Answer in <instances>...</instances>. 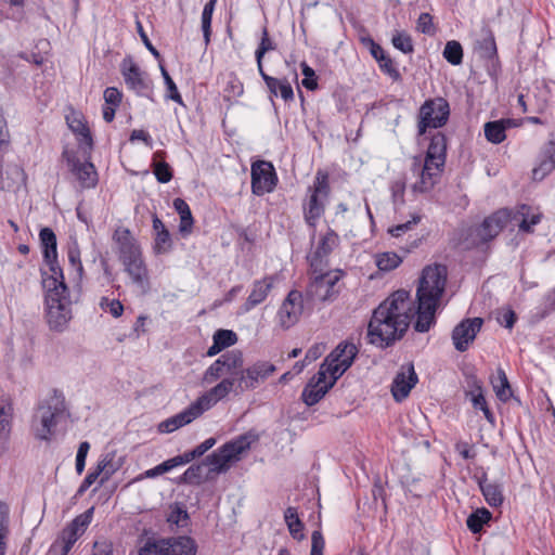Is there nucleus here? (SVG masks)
I'll list each match as a JSON object with an SVG mask.
<instances>
[{
  "label": "nucleus",
  "instance_id": "7c9ffc66",
  "mask_svg": "<svg viewBox=\"0 0 555 555\" xmlns=\"http://www.w3.org/2000/svg\"><path fill=\"white\" fill-rule=\"evenodd\" d=\"M512 125V119H500L495 121H489L485 125V135L489 142L499 144L505 140V131Z\"/></svg>",
  "mask_w": 555,
  "mask_h": 555
},
{
  "label": "nucleus",
  "instance_id": "a878e982",
  "mask_svg": "<svg viewBox=\"0 0 555 555\" xmlns=\"http://www.w3.org/2000/svg\"><path fill=\"white\" fill-rule=\"evenodd\" d=\"M447 154V139L441 132L433 135L424 158L425 162L433 163L440 168H444Z\"/></svg>",
  "mask_w": 555,
  "mask_h": 555
},
{
  "label": "nucleus",
  "instance_id": "0e129e2a",
  "mask_svg": "<svg viewBox=\"0 0 555 555\" xmlns=\"http://www.w3.org/2000/svg\"><path fill=\"white\" fill-rule=\"evenodd\" d=\"M325 541L320 530H314L311 534V551L310 554H323Z\"/></svg>",
  "mask_w": 555,
  "mask_h": 555
},
{
  "label": "nucleus",
  "instance_id": "20e7f679",
  "mask_svg": "<svg viewBox=\"0 0 555 555\" xmlns=\"http://www.w3.org/2000/svg\"><path fill=\"white\" fill-rule=\"evenodd\" d=\"M254 441H256L255 435H241L209 454L205 459L203 465H208L211 473H225L234 463L242 459V456L250 449Z\"/></svg>",
  "mask_w": 555,
  "mask_h": 555
},
{
  "label": "nucleus",
  "instance_id": "39448f33",
  "mask_svg": "<svg viewBox=\"0 0 555 555\" xmlns=\"http://www.w3.org/2000/svg\"><path fill=\"white\" fill-rule=\"evenodd\" d=\"M196 543L190 537L147 540L139 555H196Z\"/></svg>",
  "mask_w": 555,
  "mask_h": 555
},
{
  "label": "nucleus",
  "instance_id": "e433bc0d",
  "mask_svg": "<svg viewBox=\"0 0 555 555\" xmlns=\"http://www.w3.org/2000/svg\"><path fill=\"white\" fill-rule=\"evenodd\" d=\"M40 242L43 247L44 261H50L57 257L56 253V236L50 228L41 229L39 233Z\"/></svg>",
  "mask_w": 555,
  "mask_h": 555
},
{
  "label": "nucleus",
  "instance_id": "9b49d317",
  "mask_svg": "<svg viewBox=\"0 0 555 555\" xmlns=\"http://www.w3.org/2000/svg\"><path fill=\"white\" fill-rule=\"evenodd\" d=\"M358 348L352 343H340L324 360L320 367L337 380L353 363Z\"/></svg>",
  "mask_w": 555,
  "mask_h": 555
},
{
  "label": "nucleus",
  "instance_id": "423d86ee",
  "mask_svg": "<svg viewBox=\"0 0 555 555\" xmlns=\"http://www.w3.org/2000/svg\"><path fill=\"white\" fill-rule=\"evenodd\" d=\"M309 198L304 204V215L306 222L314 228L318 220L324 214L325 202L330 192L327 175L319 171L313 185L309 188Z\"/></svg>",
  "mask_w": 555,
  "mask_h": 555
},
{
  "label": "nucleus",
  "instance_id": "1a4fd4ad",
  "mask_svg": "<svg viewBox=\"0 0 555 555\" xmlns=\"http://www.w3.org/2000/svg\"><path fill=\"white\" fill-rule=\"evenodd\" d=\"M450 115V106L443 98L426 100L420 108L418 114V134L426 133L427 128L443 127Z\"/></svg>",
  "mask_w": 555,
  "mask_h": 555
},
{
  "label": "nucleus",
  "instance_id": "2f4dec72",
  "mask_svg": "<svg viewBox=\"0 0 555 555\" xmlns=\"http://www.w3.org/2000/svg\"><path fill=\"white\" fill-rule=\"evenodd\" d=\"M555 168V132L551 134V139L544 150V159L541 160L538 168L533 169L534 178L542 179L546 173Z\"/></svg>",
  "mask_w": 555,
  "mask_h": 555
},
{
  "label": "nucleus",
  "instance_id": "bb28decb",
  "mask_svg": "<svg viewBox=\"0 0 555 555\" xmlns=\"http://www.w3.org/2000/svg\"><path fill=\"white\" fill-rule=\"evenodd\" d=\"M24 170L17 165H8L1 172L0 189L8 192H16L25 184Z\"/></svg>",
  "mask_w": 555,
  "mask_h": 555
},
{
  "label": "nucleus",
  "instance_id": "052dcab7",
  "mask_svg": "<svg viewBox=\"0 0 555 555\" xmlns=\"http://www.w3.org/2000/svg\"><path fill=\"white\" fill-rule=\"evenodd\" d=\"M302 75L305 78L302 79V86L308 90H314L318 87L315 73L314 70L305 62L301 63Z\"/></svg>",
  "mask_w": 555,
  "mask_h": 555
},
{
  "label": "nucleus",
  "instance_id": "4be33fe9",
  "mask_svg": "<svg viewBox=\"0 0 555 555\" xmlns=\"http://www.w3.org/2000/svg\"><path fill=\"white\" fill-rule=\"evenodd\" d=\"M113 238L118 245L119 259L121 262L142 257L141 248L128 229H117Z\"/></svg>",
  "mask_w": 555,
  "mask_h": 555
},
{
  "label": "nucleus",
  "instance_id": "603ef678",
  "mask_svg": "<svg viewBox=\"0 0 555 555\" xmlns=\"http://www.w3.org/2000/svg\"><path fill=\"white\" fill-rule=\"evenodd\" d=\"M214 340L217 343L222 349L228 348L234 345L237 340V336L234 332L230 330H218L214 334Z\"/></svg>",
  "mask_w": 555,
  "mask_h": 555
},
{
  "label": "nucleus",
  "instance_id": "a18cd8bd",
  "mask_svg": "<svg viewBox=\"0 0 555 555\" xmlns=\"http://www.w3.org/2000/svg\"><path fill=\"white\" fill-rule=\"evenodd\" d=\"M443 57L452 65H460L463 61V49L459 41L451 40L446 43Z\"/></svg>",
  "mask_w": 555,
  "mask_h": 555
},
{
  "label": "nucleus",
  "instance_id": "680f3d73",
  "mask_svg": "<svg viewBox=\"0 0 555 555\" xmlns=\"http://www.w3.org/2000/svg\"><path fill=\"white\" fill-rule=\"evenodd\" d=\"M275 49V44L273 43V41L269 38V34H268V30L267 28H263L262 29V37H261V41L258 46V49L256 50V59H262L263 55L269 52V51H272Z\"/></svg>",
  "mask_w": 555,
  "mask_h": 555
},
{
  "label": "nucleus",
  "instance_id": "ea45409f",
  "mask_svg": "<svg viewBox=\"0 0 555 555\" xmlns=\"http://www.w3.org/2000/svg\"><path fill=\"white\" fill-rule=\"evenodd\" d=\"M66 119L72 131L81 135V143L86 144L90 149L92 146V138L82 118L74 114L73 116H68Z\"/></svg>",
  "mask_w": 555,
  "mask_h": 555
},
{
  "label": "nucleus",
  "instance_id": "49530a36",
  "mask_svg": "<svg viewBox=\"0 0 555 555\" xmlns=\"http://www.w3.org/2000/svg\"><path fill=\"white\" fill-rule=\"evenodd\" d=\"M216 444L215 438H208L205 441H203L201 444H198L196 448H194L190 452H185L182 455H178L177 457H180V461L182 462V465L191 462L195 457L202 456L204 453H206L209 449H211Z\"/></svg>",
  "mask_w": 555,
  "mask_h": 555
},
{
  "label": "nucleus",
  "instance_id": "5701e85b",
  "mask_svg": "<svg viewBox=\"0 0 555 555\" xmlns=\"http://www.w3.org/2000/svg\"><path fill=\"white\" fill-rule=\"evenodd\" d=\"M44 262L48 266L47 270H42V286L46 293H66L68 288L64 282L63 270L56 258Z\"/></svg>",
  "mask_w": 555,
  "mask_h": 555
},
{
  "label": "nucleus",
  "instance_id": "774afa93",
  "mask_svg": "<svg viewBox=\"0 0 555 555\" xmlns=\"http://www.w3.org/2000/svg\"><path fill=\"white\" fill-rule=\"evenodd\" d=\"M98 478H101V475L98 474L95 468L88 473L77 490V495H82L98 480Z\"/></svg>",
  "mask_w": 555,
  "mask_h": 555
},
{
  "label": "nucleus",
  "instance_id": "bf43d9fd",
  "mask_svg": "<svg viewBox=\"0 0 555 555\" xmlns=\"http://www.w3.org/2000/svg\"><path fill=\"white\" fill-rule=\"evenodd\" d=\"M202 465L190 466L181 476V480L185 483H199L202 480Z\"/></svg>",
  "mask_w": 555,
  "mask_h": 555
},
{
  "label": "nucleus",
  "instance_id": "f3484780",
  "mask_svg": "<svg viewBox=\"0 0 555 555\" xmlns=\"http://www.w3.org/2000/svg\"><path fill=\"white\" fill-rule=\"evenodd\" d=\"M482 325V319L473 318L463 320L452 332V340L457 351H465L474 341Z\"/></svg>",
  "mask_w": 555,
  "mask_h": 555
},
{
  "label": "nucleus",
  "instance_id": "864d4df0",
  "mask_svg": "<svg viewBox=\"0 0 555 555\" xmlns=\"http://www.w3.org/2000/svg\"><path fill=\"white\" fill-rule=\"evenodd\" d=\"M171 237L168 230H162L155 234L154 249L157 254L168 253L171 248Z\"/></svg>",
  "mask_w": 555,
  "mask_h": 555
},
{
  "label": "nucleus",
  "instance_id": "7ed1b4c3",
  "mask_svg": "<svg viewBox=\"0 0 555 555\" xmlns=\"http://www.w3.org/2000/svg\"><path fill=\"white\" fill-rule=\"evenodd\" d=\"M66 411L64 395L53 390L36 409L31 420V433L36 439L49 441L54 434L57 418Z\"/></svg>",
  "mask_w": 555,
  "mask_h": 555
},
{
  "label": "nucleus",
  "instance_id": "aec40b11",
  "mask_svg": "<svg viewBox=\"0 0 555 555\" xmlns=\"http://www.w3.org/2000/svg\"><path fill=\"white\" fill-rule=\"evenodd\" d=\"M121 74L126 85L138 94H143L150 89V83L145 74L133 62L132 59L126 57L122 60Z\"/></svg>",
  "mask_w": 555,
  "mask_h": 555
},
{
  "label": "nucleus",
  "instance_id": "4d7b16f0",
  "mask_svg": "<svg viewBox=\"0 0 555 555\" xmlns=\"http://www.w3.org/2000/svg\"><path fill=\"white\" fill-rule=\"evenodd\" d=\"M91 514L92 508L86 512L85 514H81L78 517H76L67 527L75 529V531L79 532V534L81 535L91 521Z\"/></svg>",
  "mask_w": 555,
  "mask_h": 555
},
{
  "label": "nucleus",
  "instance_id": "f03ea898",
  "mask_svg": "<svg viewBox=\"0 0 555 555\" xmlns=\"http://www.w3.org/2000/svg\"><path fill=\"white\" fill-rule=\"evenodd\" d=\"M274 372L275 366L266 361L256 362L245 369L242 351L233 349L221 354L206 369L202 383L211 385L219 380L208 390L217 404L231 392L241 395L257 388Z\"/></svg>",
  "mask_w": 555,
  "mask_h": 555
},
{
  "label": "nucleus",
  "instance_id": "ddd939ff",
  "mask_svg": "<svg viewBox=\"0 0 555 555\" xmlns=\"http://www.w3.org/2000/svg\"><path fill=\"white\" fill-rule=\"evenodd\" d=\"M251 191L261 196L270 193L276 185V173L271 163L258 160L251 165Z\"/></svg>",
  "mask_w": 555,
  "mask_h": 555
},
{
  "label": "nucleus",
  "instance_id": "37998d69",
  "mask_svg": "<svg viewBox=\"0 0 555 555\" xmlns=\"http://www.w3.org/2000/svg\"><path fill=\"white\" fill-rule=\"evenodd\" d=\"M401 262L402 258L393 251L380 253L375 256V263L380 271H391Z\"/></svg>",
  "mask_w": 555,
  "mask_h": 555
},
{
  "label": "nucleus",
  "instance_id": "c9c22d12",
  "mask_svg": "<svg viewBox=\"0 0 555 555\" xmlns=\"http://www.w3.org/2000/svg\"><path fill=\"white\" fill-rule=\"evenodd\" d=\"M182 465V462L180 461V457H171L165 462H163L162 464L151 468V469H147L145 470L144 473L138 475L133 480L132 482H138V481H141L145 478H155V477H158L167 472H170L171 469H173L175 467H178Z\"/></svg>",
  "mask_w": 555,
  "mask_h": 555
},
{
  "label": "nucleus",
  "instance_id": "0eeeda50",
  "mask_svg": "<svg viewBox=\"0 0 555 555\" xmlns=\"http://www.w3.org/2000/svg\"><path fill=\"white\" fill-rule=\"evenodd\" d=\"M70 299L66 293H46V315L51 330L62 332L72 319Z\"/></svg>",
  "mask_w": 555,
  "mask_h": 555
},
{
  "label": "nucleus",
  "instance_id": "6e6d98bb",
  "mask_svg": "<svg viewBox=\"0 0 555 555\" xmlns=\"http://www.w3.org/2000/svg\"><path fill=\"white\" fill-rule=\"evenodd\" d=\"M154 175L158 182L160 183H167L172 178V171L170 166L165 163H154Z\"/></svg>",
  "mask_w": 555,
  "mask_h": 555
},
{
  "label": "nucleus",
  "instance_id": "6ab92c4d",
  "mask_svg": "<svg viewBox=\"0 0 555 555\" xmlns=\"http://www.w3.org/2000/svg\"><path fill=\"white\" fill-rule=\"evenodd\" d=\"M67 165L79 181L80 185L86 189L94 188L98 183V173L92 163H81L73 153L65 151L63 153Z\"/></svg>",
  "mask_w": 555,
  "mask_h": 555
},
{
  "label": "nucleus",
  "instance_id": "13d9d810",
  "mask_svg": "<svg viewBox=\"0 0 555 555\" xmlns=\"http://www.w3.org/2000/svg\"><path fill=\"white\" fill-rule=\"evenodd\" d=\"M8 534V514L2 504H0V555L5 554L4 539Z\"/></svg>",
  "mask_w": 555,
  "mask_h": 555
},
{
  "label": "nucleus",
  "instance_id": "58836bf2",
  "mask_svg": "<svg viewBox=\"0 0 555 555\" xmlns=\"http://www.w3.org/2000/svg\"><path fill=\"white\" fill-rule=\"evenodd\" d=\"M491 517H492V515L487 508H485V507L478 508L477 511H475L467 517V520H466L467 528L473 533H478L481 531L483 525H486L487 522H489L491 520Z\"/></svg>",
  "mask_w": 555,
  "mask_h": 555
},
{
  "label": "nucleus",
  "instance_id": "393cba45",
  "mask_svg": "<svg viewBox=\"0 0 555 555\" xmlns=\"http://www.w3.org/2000/svg\"><path fill=\"white\" fill-rule=\"evenodd\" d=\"M479 489L491 507H500L504 502L503 483L489 480L483 474L478 478Z\"/></svg>",
  "mask_w": 555,
  "mask_h": 555
},
{
  "label": "nucleus",
  "instance_id": "72a5a7b5",
  "mask_svg": "<svg viewBox=\"0 0 555 555\" xmlns=\"http://www.w3.org/2000/svg\"><path fill=\"white\" fill-rule=\"evenodd\" d=\"M541 214L531 212V208L522 205L516 211L514 219L519 220L518 227L522 232L531 233L532 227L541 221Z\"/></svg>",
  "mask_w": 555,
  "mask_h": 555
},
{
  "label": "nucleus",
  "instance_id": "4c0bfd02",
  "mask_svg": "<svg viewBox=\"0 0 555 555\" xmlns=\"http://www.w3.org/2000/svg\"><path fill=\"white\" fill-rule=\"evenodd\" d=\"M12 404L5 395L0 393V440L5 437L10 430L12 420Z\"/></svg>",
  "mask_w": 555,
  "mask_h": 555
},
{
  "label": "nucleus",
  "instance_id": "8fccbe9b",
  "mask_svg": "<svg viewBox=\"0 0 555 555\" xmlns=\"http://www.w3.org/2000/svg\"><path fill=\"white\" fill-rule=\"evenodd\" d=\"M160 72H162V76L164 78L165 85L167 87V92H168L167 98L179 103V104H182V98L178 91V88L163 65H160Z\"/></svg>",
  "mask_w": 555,
  "mask_h": 555
},
{
  "label": "nucleus",
  "instance_id": "6e6552de",
  "mask_svg": "<svg viewBox=\"0 0 555 555\" xmlns=\"http://www.w3.org/2000/svg\"><path fill=\"white\" fill-rule=\"evenodd\" d=\"M214 405H216V403L212 397L210 396L209 391H206L193 403H191L185 410L162 422L158 425V429L160 433H172L178 428L190 424L192 421L196 420Z\"/></svg>",
  "mask_w": 555,
  "mask_h": 555
},
{
  "label": "nucleus",
  "instance_id": "a19ab883",
  "mask_svg": "<svg viewBox=\"0 0 555 555\" xmlns=\"http://www.w3.org/2000/svg\"><path fill=\"white\" fill-rule=\"evenodd\" d=\"M492 386L496 397L501 401H507L512 396L511 386L505 372L502 369L498 370V376L492 380Z\"/></svg>",
  "mask_w": 555,
  "mask_h": 555
},
{
  "label": "nucleus",
  "instance_id": "473e14b6",
  "mask_svg": "<svg viewBox=\"0 0 555 555\" xmlns=\"http://www.w3.org/2000/svg\"><path fill=\"white\" fill-rule=\"evenodd\" d=\"M483 37L476 41L475 51L485 60H491L496 55V44L491 30L482 28Z\"/></svg>",
  "mask_w": 555,
  "mask_h": 555
},
{
  "label": "nucleus",
  "instance_id": "5fc2aeb1",
  "mask_svg": "<svg viewBox=\"0 0 555 555\" xmlns=\"http://www.w3.org/2000/svg\"><path fill=\"white\" fill-rule=\"evenodd\" d=\"M392 44L403 53H411L413 51L411 37L404 33H397L392 37Z\"/></svg>",
  "mask_w": 555,
  "mask_h": 555
},
{
  "label": "nucleus",
  "instance_id": "f704fd0d",
  "mask_svg": "<svg viewBox=\"0 0 555 555\" xmlns=\"http://www.w3.org/2000/svg\"><path fill=\"white\" fill-rule=\"evenodd\" d=\"M173 208L180 216L179 231L183 235H188L192 232L193 217L188 203L182 198L173 199Z\"/></svg>",
  "mask_w": 555,
  "mask_h": 555
},
{
  "label": "nucleus",
  "instance_id": "9d476101",
  "mask_svg": "<svg viewBox=\"0 0 555 555\" xmlns=\"http://www.w3.org/2000/svg\"><path fill=\"white\" fill-rule=\"evenodd\" d=\"M310 282L307 294L311 299L321 302H331L336 299L339 294V281L343 276L340 270L317 272Z\"/></svg>",
  "mask_w": 555,
  "mask_h": 555
},
{
  "label": "nucleus",
  "instance_id": "c03bdc74",
  "mask_svg": "<svg viewBox=\"0 0 555 555\" xmlns=\"http://www.w3.org/2000/svg\"><path fill=\"white\" fill-rule=\"evenodd\" d=\"M217 0H209L202 12L201 23H202V30L204 35L205 44H209L210 42V35H211V18L212 13L215 11Z\"/></svg>",
  "mask_w": 555,
  "mask_h": 555
},
{
  "label": "nucleus",
  "instance_id": "b1692460",
  "mask_svg": "<svg viewBox=\"0 0 555 555\" xmlns=\"http://www.w3.org/2000/svg\"><path fill=\"white\" fill-rule=\"evenodd\" d=\"M416 383L417 375L414 371L413 365H410L408 367V373H398L391 385V392L395 400L398 402L404 400L409 396L411 389L415 386Z\"/></svg>",
  "mask_w": 555,
  "mask_h": 555
},
{
  "label": "nucleus",
  "instance_id": "a211bd4d",
  "mask_svg": "<svg viewBox=\"0 0 555 555\" xmlns=\"http://www.w3.org/2000/svg\"><path fill=\"white\" fill-rule=\"evenodd\" d=\"M339 237L333 231L328 230L319 241L313 254L309 256L310 267L313 273L323 271L326 267L327 256L338 246Z\"/></svg>",
  "mask_w": 555,
  "mask_h": 555
},
{
  "label": "nucleus",
  "instance_id": "e2e57ef3",
  "mask_svg": "<svg viewBox=\"0 0 555 555\" xmlns=\"http://www.w3.org/2000/svg\"><path fill=\"white\" fill-rule=\"evenodd\" d=\"M420 216H414L411 220L390 228L389 233L392 236L399 237L403 235L405 232L410 231L414 225H416L420 222Z\"/></svg>",
  "mask_w": 555,
  "mask_h": 555
},
{
  "label": "nucleus",
  "instance_id": "2eb2a0df",
  "mask_svg": "<svg viewBox=\"0 0 555 555\" xmlns=\"http://www.w3.org/2000/svg\"><path fill=\"white\" fill-rule=\"evenodd\" d=\"M336 380L331 377L327 380V374L324 367H320L318 373L310 379L302 390V401L311 406L317 404L325 393L334 386Z\"/></svg>",
  "mask_w": 555,
  "mask_h": 555
},
{
  "label": "nucleus",
  "instance_id": "69168bd1",
  "mask_svg": "<svg viewBox=\"0 0 555 555\" xmlns=\"http://www.w3.org/2000/svg\"><path fill=\"white\" fill-rule=\"evenodd\" d=\"M105 104L117 107L121 101V93L118 89L109 87L104 91Z\"/></svg>",
  "mask_w": 555,
  "mask_h": 555
},
{
  "label": "nucleus",
  "instance_id": "de8ad7c7",
  "mask_svg": "<svg viewBox=\"0 0 555 555\" xmlns=\"http://www.w3.org/2000/svg\"><path fill=\"white\" fill-rule=\"evenodd\" d=\"M270 94L273 96L280 95L285 102L294 99V92L287 79H279L274 87H268Z\"/></svg>",
  "mask_w": 555,
  "mask_h": 555
},
{
  "label": "nucleus",
  "instance_id": "3c124183",
  "mask_svg": "<svg viewBox=\"0 0 555 555\" xmlns=\"http://www.w3.org/2000/svg\"><path fill=\"white\" fill-rule=\"evenodd\" d=\"M67 257H68L69 263L72 264L73 268H75L78 275H81L82 271H83V267H82L81 259H80V249H79L78 243L76 241L72 242L68 245Z\"/></svg>",
  "mask_w": 555,
  "mask_h": 555
},
{
  "label": "nucleus",
  "instance_id": "dca6fc26",
  "mask_svg": "<svg viewBox=\"0 0 555 555\" xmlns=\"http://www.w3.org/2000/svg\"><path fill=\"white\" fill-rule=\"evenodd\" d=\"M509 219L511 214L507 209H500L486 218L475 230L478 241H474V244L487 243L494 238L504 229Z\"/></svg>",
  "mask_w": 555,
  "mask_h": 555
},
{
  "label": "nucleus",
  "instance_id": "c85d7f7f",
  "mask_svg": "<svg viewBox=\"0 0 555 555\" xmlns=\"http://www.w3.org/2000/svg\"><path fill=\"white\" fill-rule=\"evenodd\" d=\"M79 537V532L75 531V529L66 527L51 545L50 554L67 555Z\"/></svg>",
  "mask_w": 555,
  "mask_h": 555
},
{
  "label": "nucleus",
  "instance_id": "79ce46f5",
  "mask_svg": "<svg viewBox=\"0 0 555 555\" xmlns=\"http://www.w3.org/2000/svg\"><path fill=\"white\" fill-rule=\"evenodd\" d=\"M285 521L287 524L289 533L296 540L304 539L302 528L304 525L300 521L297 509L295 507H288L284 514Z\"/></svg>",
  "mask_w": 555,
  "mask_h": 555
},
{
  "label": "nucleus",
  "instance_id": "09e8293b",
  "mask_svg": "<svg viewBox=\"0 0 555 555\" xmlns=\"http://www.w3.org/2000/svg\"><path fill=\"white\" fill-rule=\"evenodd\" d=\"M99 306L104 312L109 313L114 318L121 317L124 312L122 304L115 298H108L106 296H103L100 299Z\"/></svg>",
  "mask_w": 555,
  "mask_h": 555
},
{
  "label": "nucleus",
  "instance_id": "412c9836",
  "mask_svg": "<svg viewBox=\"0 0 555 555\" xmlns=\"http://www.w3.org/2000/svg\"><path fill=\"white\" fill-rule=\"evenodd\" d=\"M275 281L276 278L274 275H267L262 279L255 280L251 284L250 293L242 306L243 311L248 312L262 304L272 291Z\"/></svg>",
  "mask_w": 555,
  "mask_h": 555
},
{
  "label": "nucleus",
  "instance_id": "c756f323",
  "mask_svg": "<svg viewBox=\"0 0 555 555\" xmlns=\"http://www.w3.org/2000/svg\"><path fill=\"white\" fill-rule=\"evenodd\" d=\"M119 467L120 463L116 460L115 452L103 454L95 466L98 474L101 475L100 486L107 481Z\"/></svg>",
  "mask_w": 555,
  "mask_h": 555
},
{
  "label": "nucleus",
  "instance_id": "f8f14e48",
  "mask_svg": "<svg viewBox=\"0 0 555 555\" xmlns=\"http://www.w3.org/2000/svg\"><path fill=\"white\" fill-rule=\"evenodd\" d=\"M411 170L416 177V181L411 184V190L414 194H423L431 191L436 183H438L443 171V169L437 165L422 160L421 158H414Z\"/></svg>",
  "mask_w": 555,
  "mask_h": 555
},
{
  "label": "nucleus",
  "instance_id": "cd10ccee",
  "mask_svg": "<svg viewBox=\"0 0 555 555\" xmlns=\"http://www.w3.org/2000/svg\"><path fill=\"white\" fill-rule=\"evenodd\" d=\"M122 264L132 282L145 292L149 287V275L142 257L125 261Z\"/></svg>",
  "mask_w": 555,
  "mask_h": 555
},
{
  "label": "nucleus",
  "instance_id": "338daca9",
  "mask_svg": "<svg viewBox=\"0 0 555 555\" xmlns=\"http://www.w3.org/2000/svg\"><path fill=\"white\" fill-rule=\"evenodd\" d=\"M417 29L423 34H434L433 20L430 14L422 13L417 20Z\"/></svg>",
  "mask_w": 555,
  "mask_h": 555
},
{
  "label": "nucleus",
  "instance_id": "4468645a",
  "mask_svg": "<svg viewBox=\"0 0 555 555\" xmlns=\"http://www.w3.org/2000/svg\"><path fill=\"white\" fill-rule=\"evenodd\" d=\"M302 311V294L299 291H291L278 311L280 326L284 330L291 328L299 321Z\"/></svg>",
  "mask_w": 555,
  "mask_h": 555
},
{
  "label": "nucleus",
  "instance_id": "f257e3e1",
  "mask_svg": "<svg viewBox=\"0 0 555 555\" xmlns=\"http://www.w3.org/2000/svg\"><path fill=\"white\" fill-rule=\"evenodd\" d=\"M446 283L444 266L426 267L416 289L417 309H414L409 292L399 289L392 293L373 311L367 325V341L382 349L392 346L404 336L414 315L415 331L428 332L435 323Z\"/></svg>",
  "mask_w": 555,
  "mask_h": 555
}]
</instances>
